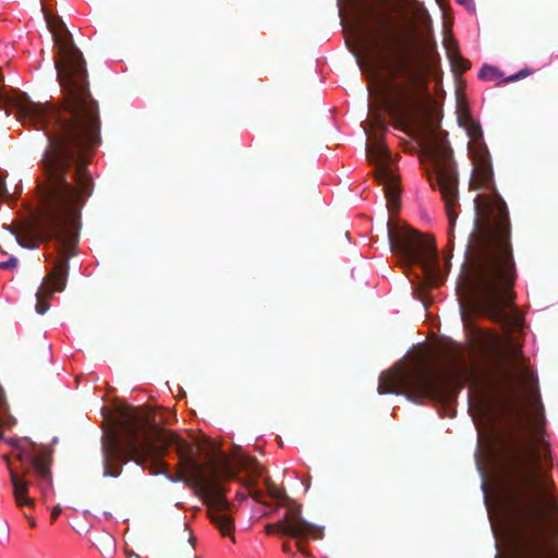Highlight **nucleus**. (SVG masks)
I'll list each match as a JSON object with an SVG mask.
<instances>
[{"label":"nucleus","mask_w":558,"mask_h":558,"mask_svg":"<svg viewBox=\"0 0 558 558\" xmlns=\"http://www.w3.org/2000/svg\"><path fill=\"white\" fill-rule=\"evenodd\" d=\"M119 432L111 430L102 438L104 476L118 477L122 465L132 460L153 474L166 473L161 460L168 448L174 447L181 465L194 482L196 494L207 506L210 521L222 536H232L234 523L226 513L231 505L220 477L234 478V470L225 454H216L208 462V472L194 459L193 446L175 433L150 421L140 409L124 405L119 409Z\"/></svg>","instance_id":"1"},{"label":"nucleus","mask_w":558,"mask_h":558,"mask_svg":"<svg viewBox=\"0 0 558 558\" xmlns=\"http://www.w3.org/2000/svg\"><path fill=\"white\" fill-rule=\"evenodd\" d=\"M41 11L53 39L62 98L56 105L25 99L19 111L25 121L45 131L49 144L43 158H89L101 142V122L98 102L89 90L86 61L62 19L45 8Z\"/></svg>","instance_id":"2"},{"label":"nucleus","mask_w":558,"mask_h":558,"mask_svg":"<svg viewBox=\"0 0 558 558\" xmlns=\"http://www.w3.org/2000/svg\"><path fill=\"white\" fill-rule=\"evenodd\" d=\"M89 158H43L47 180L35 233L39 242L56 240L58 258L36 293V312L49 310V299L63 291L69 258L76 254L81 209L93 194L94 181L87 170Z\"/></svg>","instance_id":"3"},{"label":"nucleus","mask_w":558,"mask_h":558,"mask_svg":"<svg viewBox=\"0 0 558 558\" xmlns=\"http://www.w3.org/2000/svg\"><path fill=\"white\" fill-rule=\"evenodd\" d=\"M500 454L515 558H558V544L549 543L558 499L550 493L554 482L542 470L539 451L520 435H511Z\"/></svg>","instance_id":"4"},{"label":"nucleus","mask_w":558,"mask_h":558,"mask_svg":"<svg viewBox=\"0 0 558 558\" xmlns=\"http://www.w3.org/2000/svg\"><path fill=\"white\" fill-rule=\"evenodd\" d=\"M471 244L472 254L465 255L457 283L461 307L469 306L489 319L518 331L523 317L505 310L514 307L513 287L517 269L509 244L505 219L499 225L482 214Z\"/></svg>","instance_id":"5"},{"label":"nucleus","mask_w":558,"mask_h":558,"mask_svg":"<svg viewBox=\"0 0 558 558\" xmlns=\"http://www.w3.org/2000/svg\"><path fill=\"white\" fill-rule=\"evenodd\" d=\"M4 441L15 451L16 463L12 462L10 454L2 457L9 470L15 505L22 510L33 509L35 497L32 492L38 490L46 497L52 487L53 449L28 437L7 438Z\"/></svg>","instance_id":"6"},{"label":"nucleus","mask_w":558,"mask_h":558,"mask_svg":"<svg viewBox=\"0 0 558 558\" xmlns=\"http://www.w3.org/2000/svg\"><path fill=\"white\" fill-rule=\"evenodd\" d=\"M366 38L369 41L372 60L369 65L371 76L375 77L378 71L385 69L389 72L391 78L404 76L405 83H393L392 90L396 98L392 101L393 116L400 120H411L415 117L420 106L418 94L415 85L420 78L416 73L410 70L403 60L393 61L391 54L390 37L384 36L372 29L366 32Z\"/></svg>","instance_id":"7"},{"label":"nucleus","mask_w":558,"mask_h":558,"mask_svg":"<svg viewBox=\"0 0 558 558\" xmlns=\"http://www.w3.org/2000/svg\"><path fill=\"white\" fill-rule=\"evenodd\" d=\"M454 377L418 364L413 369L392 368L379 376L378 392L399 393L404 391L414 402L421 399L451 400L457 390L453 387Z\"/></svg>","instance_id":"8"},{"label":"nucleus","mask_w":558,"mask_h":558,"mask_svg":"<svg viewBox=\"0 0 558 558\" xmlns=\"http://www.w3.org/2000/svg\"><path fill=\"white\" fill-rule=\"evenodd\" d=\"M447 134L433 128L428 129L424 145V154L432 161L434 174L429 177L433 187L437 186L445 201L449 220L448 246L453 243V229L458 215L454 206L458 203V174L452 158V150L446 138Z\"/></svg>","instance_id":"9"},{"label":"nucleus","mask_w":558,"mask_h":558,"mask_svg":"<svg viewBox=\"0 0 558 558\" xmlns=\"http://www.w3.org/2000/svg\"><path fill=\"white\" fill-rule=\"evenodd\" d=\"M386 229L390 250L399 256L402 264L420 265L429 284L442 283L444 275L434 238H428L409 226H395L390 218Z\"/></svg>","instance_id":"10"},{"label":"nucleus","mask_w":558,"mask_h":558,"mask_svg":"<svg viewBox=\"0 0 558 558\" xmlns=\"http://www.w3.org/2000/svg\"><path fill=\"white\" fill-rule=\"evenodd\" d=\"M493 175L494 173L490 162L486 159L485 156L481 157L475 167L474 177L473 180L471 181L470 186L471 189L493 190V195H481L474 199V209L476 215L474 219V230L469 235L465 255L473 253V250H471V244H473V235L477 231L480 220H482V214H486L487 218H492V222H496V225H499V222H501V218H505L508 234L509 236L511 235L507 205L505 201L501 198V196L496 192V190L492 187Z\"/></svg>","instance_id":"11"},{"label":"nucleus","mask_w":558,"mask_h":558,"mask_svg":"<svg viewBox=\"0 0 558 558\" xmlns=\"http://www.w3.org/2000/svg\"><path fill=\"white\" fill-rule=\"evenodd\" d=\"M365 149L368 160L375 165L376 180L384 186L389 209H398L400 205L399 178L393 172L390 153L385 144L377 138L373 144H367Z\"/></svg>","instance_id":"12"},{"label":"nucleus","mask_w":558,"mask_h":558,"mask_svg":"<svg viewBox=\"0 0 558 558\" xmlns=\"http://www.w3.org/2000/svg\"><path fill=\"white\" fill-rule=\"evenodd\" d=\"M286 508V513L281 520L274 524H267L265 531L271 534L278 530L279 534L288 535L296 539L315 538L319 539L324 535L323 527L307 522L302 515L301 505L295 501L281 504Z\"/></svg>","instance_id":"13"},{"label":"nucleus","mask_w":558,"mask_h":558,"mask_svg":"<svg viewBox=\"0 0 558 558\" xmlns=\"http://www.w3.org/2000/svg\"><path fill=\"white\" fill-rule=\"evenodd\" d=\"M502 355L504 361L500 372L506 381L511 384L518 381L530 383L534 379V374L527 367L522 348L513 338L508 339Z\"/></svg>","instance_id":"14"},{"label":"nucleus","mask_w":558,"mask_h":558,"mask_svg":"<svg viewBox=\"0 0 558 558\" xmlns=\"http://www.w3.org/2000/svg\"><path fill=\"white\" fill-rule=\"evenodd\" d=\"M444 46L447 50V54L449 57L450 60H460L462 62H464V66L463 69H470L471 66V63L469 60H465L459 52V49H458V43L457 40L453 38L452 34L450 32H448L447 34H445V38H444Z\"/></svg>","instance_id":"15"},{"label":"nucleus","mask_w":558,"mask_h":558,"mask_svg":"<svg viewBox=\"0 0 558 558\" xmlns=\"http://www.w3.org/2000/svg\"><path fill=\"white\" fill-rule=\"evenodd\" d=\"M15 423H16L15 417H13L9 413V408L7 404L4 391H3L2 387L0 386V428L1 427L11 428ZM1 439L4 440L5 438L3 437V434L0 430V440Z\"/></svg>","instance_id":"16"},{"label":"nucleus","mask_w":558,"mask_h":558,"mask_svg":"<svg viewBox=\"0 0 558 558\" xmlns=\"http://www.w3.org/2000/svg\"><path fill=\"white\" fill-rule=\"evenodd\" d=\"M265 485H266V488H267V492L269 493V495L276 499V500H279V501H282V504H286V502H289V501H292L286 494L284 489L283 488H279L277 487V485L269 478H265Z\"/></svg>","instance_id":"17"},{"label":"nucleus","mask_w":558,"mask_h":558,"mask_svg":"<svg viewBox=\"0 0 558 558\" xmlns=\"http://www.w3.org/2000/svg\"><path fill=\"white\" fill-rule=\"evenodd\" d=\"M410 10L413 17L422 25L426 26L428 23H430V16L422 2H420L417 7H412Z\"/></svg>","instance_id":"18"},{"label":"nucleus","mask_w":558,"mask_h":558,"mask_svg":"<svg viewBox=\"0 0 558 558\" xmlns=\"http://www.w3.org/2000/svg\"><path fill=\"white\" fill-rule=\"evenodd\" d=\"M478 77L485 81H495L501 77V73L496 66L485 64L480 70Z\"/></svg>","instance_id":"19"},{"label":"nucleus","mask_w":558,"mask_h":558,"mask_svg":"<svg viewBox=\"0 0 558 558\" xmlns=\"http://www.w3.org/2000/svg\"><path fill=\"white\" fill-rule=\"evenodd\" d=\"M469 137L474 142H480L483 138V132L478 123L473 121L472 123L465 124Z\"/></svg>","instance_id":"20"},{"label":"nucleus","mask_w":558,"mask_h":558,"mask_svg":"<svg viewBox=\"0 0 558 558\" xmlns=\"http://www.w3.org/2000/svg\"><path fill=\"white\" fill-rule=\"evenodd\" d=\"M458 120L462 126H465V124L472 123L474 121L469 109L462 106L458 107Z\"/></svg>","instance_id":"21"},{"label":"nucleus","mask_w":558,"mask_h":558,"mask_svg":"<svg viewBox=\"0 0 558 558\" xmlns=\"http://www.w3.org/2000/svg\"><path fill=\"white\" fill-rule=\"evenodd\" d=\"M371 126L379 132H385L387 126L385 124V120L381 116H376L372 119Z\"/></svg>","instance_id":"22"},{"label":"nucleus","mask_w":558,"mask_h":558,"mask_svg":"<svg viewBox=\"0 0 558 558\" xmlns=\"http://www.w3.org/2000/svg\"><path fill=\"white\" fill-rule=\"evenodd\" d=\"M19 260L16 257H10L5 262L0 263V268L2 269H14L17 267Z\"/></svg>","instance_id":"23"},{"label":"nucleus","mask_w":558,"mask_h":558,"mask_svg":"<svg viewBox=\"0 0 558 558\" xmlns=\"http://www.w3.org/2000/svg\"><path fill=\"white\" fill-rule=\"evenodd\" d=\"M530 74H531V70H529V69H524V70H521V71H519L518 73H515V74H513V75L509 76V77L507 78V82H514V81H517V80H519V78H522V77H525V76H527V75H530Z\"/></svg>","instance_id":"24"},{"label":"nucleus","mask_w":558,"mask_h":558,"mask_svg":"<svg viewBox=\"0 0 558 558\" xmlns=\"http://www.w3.org/2000/svg\"><path fill=\"white\" fill-rule=\"evenodd\" d=\"M451 63H452V65H453V68H454L456 70H460L461 72H464V71H466V70H468V69H463V66H464V62H462V61H460V60H458V59H456L454 61H453V60H451Z\"/></svg>","instance_id":"25"},{"label":"nucleus","mask_w":558,"mask_h":558,"mask_svg":"<svg viewBox=\"0 0 558 558\" xmlns=\"http://www.w3.org/2000/svg\"><path fill=\"white\" fill-rule=\"evenodd\" d=\"M458 3L464 5L469 10H474V1L473 0H457Z\"/></svg>","instance_id":"26"},{"label":"nucleus","mask_w":558,"mask_h":558,"mask_svg":"<svg viewBox=\"0 0 558 558\" xmlns=\"http://www.w3.org/2000/svg\"><path fill=\"white\" fill-rule=\"evenodd\" d=\"M61 511H62V510H61V507H60V506H56V507H53V508H52V510H51V514H50L51 520H52V521L57 520V519H58V517L60 515Z\"/></svg>","instance_id":"27"},{"label":"nucleus","mask_w":558,"mask_h":558,"mask_svg":"<svg viewBox=\"0 0 558 558\" xmlns=\"http://www.w3.org/2000/svg\"><path fill=\"white\" fill-rule=\"evenodd\" d=\"M23 514L27 519L29 525L32 527H35L36 526V520L32 515H29L26 511H24Z\"/></svg>","instance_id":"28"},{"label":"nucleus","mask_w":558,"mask_h":558,"mask_svg":"<svg viewBox=\"0 0 558 558\" xmlns=\"http://www.w3.org/2000/svg\"><path fill=\"white\" fill-rule=\"evenodd\" d=\"M254 463H255L254 460H252L250 458H246L244 461L241 462V466L242 468H250Z\"/></svg>","instance_id":"29"},{"label":"nucleus","mask_w":558,"mask_h":558,"mask_svg":"<svg viewBox=\"0 0 558 558\" xmlns=\"http://www.w3.org/2000/svg\"><path fill=\"white\" fill-rule=\"evenodd\" d=\"M403 1H404V3H405L407 5H409V7H410V9H412V7H417V5H418V3H420V1H417V0H403Z\"/></svg>","instance_id":"30"},{"label":"nucleus","mask_w":558,"mask_h":558,"mask_svg":"<svg viewBox=\"0 0 558 558\" xmlns=\"http://www.w3.org/2000/svg\"><path fill=\"white\" fill-rule=\"evenodd\" d=\"M518 424L520 425V428L521 430L524 429L526 427V423L522 421V418L520 417V414H518Z\"/></svg>","instance_id":"31"},{"label":"nucleus","mask_w":558,"mask_h":558,"mask_svg":"<svg viewBox=\"0 0 558 558\" xmlns=\"http://www.w3.org/2000/svg\"><path fill=\"white\" fill-rule=\"evenodd\" d=\"M282 549H283V551H284V553H287V554H291V553H292V551H291V548H290V546H289V544H287V543H284V544L282 545Z\"/></svg>","instance_id":"32"},{"label":"nucleus","mask_w":558,"mask_h":558,"mask_svg":"<svg viewBox=\"0 0 558 558\" xmlns=\"http://www.w3.org/2000/svg\"><path fill=\"white\" fill-rule=\"evenodd\" d=\"M296 546L300 551L304 553V547L301 543H298Z\"/></svg>","instance_id":"33"},{"label":"nucleus","mask_w":558,"mask_h":558,"mask_svg":"<svg viewBox=\"0 0 558 558\" xmlns=\"http://www.w3.org/2000/svg\"><path fill=\"white\" fill-rule=\"evenodd\" d=\"M254 473H255L256 476L260 475V472L257 471V470H255Z\"/></svg>","instance_id":"34"},{"label":"nucleus","mask_w":558,"mask_h":558,"mask_svg":"<svg viewBox=\"0 0 558 558\" xmlns=\"http://www.w3.org/2000/svg\"><path fill=\"white\" fill-rule=\"evenodd\" d=\"M192 558H198L196 555H193Z\"/></svg>","instance_id":"35"}]
</instances>
